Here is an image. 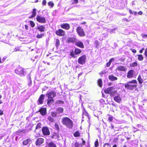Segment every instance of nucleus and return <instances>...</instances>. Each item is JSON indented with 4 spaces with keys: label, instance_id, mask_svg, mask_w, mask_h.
Returning a JSON list of instances; mask_svg holds the SVG:
<instances>
[{
    "label": "nucleus",
    "instance_id": "338daca9",
    "mask_svg": "<svg viewBox=\"0 0 147 147\" xmlns=\"http://www.w3.org/2000/svg\"><path fill=\"white\" fill-rule=\"evenodd\" d=\"M129 12L130 14H133V13L132 11L130 9L129 10Z\"/></svg>",
    "mask_w": 147,
    "mask_h": 147
},
{
    "label": "nucleus",
    "instance_id": "7c9ffc66",
    "mask_svg": "<svg viewBox=\"0 0 147 147\" xmlns=\"http://www.w3.org/2000/svg\"><path fill=\"white\" fill-rule=\"evenodd\" d=\"M74 136L75 137H79L80 136V134L78 131H76L73 134Z\"/></svg>",
    "mask_w": 147,
    "mask_h": 147
},
{
    "label": "nucleus",
    "instance_id": "680f3d73",
    "mask_svg": "<svg viewBox=\"0 0 147 147\" xmlns=\"http://www.w3.org/2000/svg\"><path fill=\"white\" fill-rule=\"evenodd\" d=\"M138 13L139 15H141L143 14V12L141 11H140Z\"/></svg>",
    "mask_w": 147,
    "mask_h": 147
},
{
    "label": "nucleus",
    "instance_id": "4be33fe9",
    "mask_svg": "<svg viewBox=\"0 0 147 147\" xmlns=\"http://www.w3.org/2000/svg\"><path fill=\"white\" fill-rule=\"evenodd\" d=\"M109 79L111 81H114L117 80V78L113 75H110L108 76Z\"/></svg>",
    "mask_w": 147,
    "mask_h": 147
},
{
    "label": "nucleus",
    "instance_id": "f03ea898",
    "mask_svg": "<svg viewBox=\"0 0 147 147\" xmlns=\"http://www.w3.org/2000/svg\"><path fill=\"white\" fill-rule=\"evenodd\" d=\"M137 82L136 80H133L128 82L124 85L125 87L127 89L132 90L137 87Z\"/></svg>",
    "mask_w": 147,
    "mask_h": 147
},
{
    "label": "nucleus",
    "instance_id": "7ed1b4c3",
    "mask_svg": "<svg viewBox=\"0 0 147 147\" xmlns=\"http://www.w3.org/2000/svg\"><path fill=\"white\" fill-rule=\"evenodd\" d=\"M15 72L16 74L21 76H24L26 74V72L24 68L20 66L16 69Z\"/></svg>",
    "mask_w": 147,
    "mask_h": 147
},
{
    "label": "nucleus",
    "instance_id": "ddd939ff",
    "mask_svg": "<svg viewBox=\"0 0 147 147\" xmlns=\"http://www.w3.org/2000/svg\"><path fill=\"white\" fill-rule=\"evenodd\" d=\"M44 142V139L41 138H38L35 142V144L36 146H39L42 144Z\"/></svg>",
    "mask_w": 147,
    "mask_h": 147
},
{
    "label": "nucleus",
    "instance_id": "f8f14e48",
    "mask_svg": "<svg viewBox=\"0 0 147 147\" xmlns=\"http://www.w3.org/2000/svg\"><path fill=\"white\" fill-rule=\"evenodd\" d=\"M135 71L133 69H131L128 71L127 74V77L128 78H131L134 77Z\"/></svg>",
    "mask_w": 147,
    "mask_h": 147
},
{
    "label": "nucleus",
    "instance_id": "a18cd8bd",
    "mask_svg": "<svg viewBox=\"0 0 147 147\" xmlns=\"http://www.w3.org/2000/svg\"><path fill=\"white\" fill-rule=\"evenodd\" d=\"M103 146L104 147L106 146V147H111V145L108 143H106L105 144L103 145Z\"/></svg>",
    "mask_w": 147,
    "mask_h": 147
},
{
    "label": "nucleus",
    "instance_id": "58836bf2",
    "mask_svg": "<svg viewBox=\"0 0 147 147\" xmlns=\"http://www.w3.org/2000/svg\"><path fill=\"white\" fill-rule=\"evenodd\" d=\"M44 33L40 34H38L36 36V38H41L44 36Z\"/></svg>",
    "mask_w": 147,
    "mask_h": 147
},
{
    "label": "nucleus",
    "instance_id": "393cba45",
    "mask_svg": "<svg viewBox=\"0 0 147 147\" xmlns=\"http://www.w3.org/2000/svg\"><path fill=\"white\" fill-rule=\"evenodd\" d=\"M137 80L140 84H142L143 82V80L140 74L138 75L137 78Z\"/></svg>",
    "mask_w": 147,
    "mask_h": 147
},
{
    "label": "nucleus",
    "instance_id": "2f4dec72",
    "mask_svg": "<svg viewBox=\"0 0 147 147\" xmlns=\"http://www.w3.org/2000/svg\"><path fill=\"white\" fill-rule=\"evenodd\" d=\"M54 126L55 129L58 132L60 130V128L59 124L57 123H55V124Z\"/></svg>",
    "mask_w": 147,
    "mask_h": 147
},
{
    "label": "nucleus",
    "instance_id": "a19ab883",
    "mask_svg": "<svg viewBox=\"0 0 147 147\" xmlns=\"http://www.w3.org/2000/svg\"><path fill=\"white\" fill-rule=\"evenodd\" d=\"M94 146L95 147H97L99 145L98 140L97 139L94 142Z\"/></svg>",
    "mask_w": 147,
    "mask_h": 147
},
{
    "label": "nucleus",
    "instance_id": "72a5a7b5",
    "mask_svg": "<svg viewBox=\"0 0 147 147\" xmlns=\"http://www.w3.org/2000/svg\"><path fill=\"white\" fill-rule=\"evenodd\" d=\"M74 146L75 147H82V145L79 143V142H76L74 144Z\"/></svg>",
    "mask_w": 147,
    "mask_h": 147
},
{
    "label": "nucleus",
    "instance_id": "c85d7f7f",
    "mask_svg": "<svg viewBox=\"0 0 147 147\" xmlns=\"http://www.w3.org/2000/svg\"><path fill=\"white\" fill-rule=\"evenodd\" d=\"M54 101L53 98L48 99L47 100V104L48 105H50Z\"/></svg>",
    "mask_w": 147,
    "mask_h": 147
},
{
    "label": "nucleus",
    "instance_id": "f704fd0d",
    "mask_svg": "<svg viewBox=\"0 0 147 147\" xmlns=\"http://www.w3.org/2000/svg\"><path fill=\"white\" fill-rule=\"evenodd\" d=\"M137 63L136 62H134L132 63H130V66L131 67L137 66Z\"/></svg>",
    "mask_w": 147,
    "mask_h": 147
},
{
    "label": "nucleus",
    "instance_id": "39448f33",
    "mask_svg": "<svg viewBox=\"0 0 147 147\" xmlns=\"http://www.w3.org/2000/svg\"><path fill=\"white\" fill-rule=\"evenodd\" d=\"M82 52L81 50L78 48H75L74 52L72 50H71L70 51L69 55L72 57L75 58L76 57L75 55H78L80 54Z\"/></svg>",
    "mask_w": 147,
    "mask_h": 147
},
{
    "label": "nucleus",
    "instance_id": "423d86ee",
    "mask_svg": "<svg viewBox=\"0 0 147 147\" xmlns=\"http://www.w3.org/2000/svg\"><path fill=\"white\" fill-rule=\"evenodd\" d=\"M76 32L79 36L83 37L85 36V33L81 26H78L76 28Z\"/></svg>",
    "mask_w": 147,
    "mask_h": 147
},
{
    "label": "nucleus",
    "instance_id": "3c124183",
    "mask_svg": "<svg viewBox=\"0 0 147 147\" xmlns=\"http://www.w3.org/2000/svg\"><path fill=\"white\" fill-rule=\"evenodd\" d=\"M58 102L59 104H63L64 103V102L63 101L61 100H59L58 101Z\"/></svg>",
    "mask_w": 147,
    "mask_h": 147
},
{
    "label": "nucleus",
    "instance_id": "473e14b6",
    "mask_svg": "<svg viewBox=\"0 0 147 147\" xmlns=\"http://www.w3.org/2000/svg\"><path fill=\"white\" fill-rule=\"evenodd\" d=\"M137 56H138V59L139 61H142L143 60L144 58L142 55H137Z\"/></svg>",
    "mask_w": 147,
    "mask_h": 147
},
{
    "label": "nucleus",
    "instance_id": "e2e57ef3",
    "mask_svg": "<svg viewBox=\"0 0 147 147\" xmlns=\"http://www.w3.org/2000/svg\"><path fill=\"white\" fill-rule=\"evenodd\" d=\"M125 60V59L120 58L119 59V60L121 62H124Z\"/></svg>",
    "mask_w": 147,
    "mask_h": 147
},
{
    "label": "nucleus",
    "instance_id": "8fccbe9b",
    "mask_svg": "<svg viewBox=\"0 0 147 147\" xmlns=\"http://www.w3.org/2000/svg\"><path fill=\"white\" fill-rule=\"evenodd\" d=\"M94 44L97 46L99 45V42L98 40H96L95 41Z\"/></svg>",
    "mask_w": 147,
    "mask_h": 147
},
{
    "label": "nucleus",
    "instance_id": "09e8293b",
    "mask_svg": "<svg viewBox=\"0 0 147 147\" xmlns=\"http://www.w3.org/2000/svg\"><path fill=\"white\" fill-rule=\"evenodd\" d=\"M141 36L142 38H147V34H141Z\"/></svg>",
    "mask_w": 147,
    "mask_h": 147
},
{
    "label": "nucleus",
    "instance_id": "de8ad7c7",
    "mask_svg": "<svg viewBox=\"0 0 147 147\" xmlns=\"http://www.w3.org/2000/svg\"><path fill=\"white\" fill-rule=\"evenodd\" d=\"M83 115H85L87 116H88V114L87 113V112L86 111H84L83 112Z\"/></svg>",
    "mask_w": 147,
    "mask_h": 147
},
{
    "label": "nucleus",
    "instance_id": "79ce46f5",
    "mask_svg": "<svg viewBox=\"0 0 147 147\" xmlns=\"http://www.w3.org/2000/svg\"><path fill=\"white\" fill-rule=\"evenodd\" d=\"M30 24L32 27L33 28L35 26V24L34 22L32 21H29Z\"/></svg>",
    "mask_w": 147,
    "mask_h": 147
},
{
    "label": "nucleus",
    "instance_id": "6e6552de",
    "mask_svg": "<svg viewBox=\"0 0 147 147\" xmlns=\"http://www.w3.org/2000/svg\"><path fill=\"white\" fill-rule=\"evenodd\" d=\"M55 34L59 36H63L65 35V32L63 29H59L56 31Z\"/></svg>",
    "mask_w": 147,
    "mask_h": 147
},
{
    "label": "nucleus",
    "instance_id": "f257e3e1",
    "mask_svg": "<svg viewBox=\"0 0 147 147\" xmlns=\"http://www.w3.org/2000/svg\"><path fill=\"white\" fill-rule=\"evenodd\" d=\"M62 122L63 125L69 129L72 128L74 126L73 121L69 117H65L63 118Z\"/></svg>",
    "mask_w": 147,
    "mask_h": 147
},
{
    "label": "nucleus",
    "instance_id": "4d7b16f0",
    "mask_svg": "<svg viewBox=\"0 0 147 147\" xmlns=\"http://www.w3.org/2000/svg\"><path fill=\"white\" fill-rule=\"evenodd\" d=\"M111 63L109 61L106 63V66L107 67H109Z\"/></svg>",
    "mask_w": 147,
    "mask_h": 147
},
{
    "label": "nucleus",
    "instance_id": "37998d69",
    "mask_svg": "<svg viewBox=\"0 0 147 147\" xmlns=\"http://www.w3.org/2000/svg\"><path fill=\"white\" fill-rule=\"evenodd\" d=\"M72 4H75L78 3V0H72Z\"/></svg>",
    "mask_w": 147,
    "mask_h": 147
},
{
    "label": "nucleus",
    "instance_id": "bf43d9fd",
    "mask_svg": "<svg viewBox=\"0 0 147 147\" xmlns=\"http://www.w3.org/2000/svg\"><path fill=\"white\" fill-rule=\"evenodd\" d=\"M114 58H111V59H110L109 61V62H110V63H111V62L112 61H114Z\"/></svg>",
    "mask_w": 147,
    "mask_h": 147
},
{
    "label": "nucleus",
    "instance_id": "c9c22d12",
    "mask_svg": "<svg viewBox=\"0 0 147 147\" xmlns=\"http://www.w3.org/2000/svg\"><path fill=\"white\" fill-rule=\"evenodd\" d=\"M42 124L40 123H38L36 125V129H39L41 128Z\"/></svg>",
    "mask_w": 147,
    "mask_h": 147
},
{
    "label": "nucleus",
    "instance_id": "6e6d98bb",
    "mask_svg": "<svg viewBox=\"0 0 147 147\" xmlns=\"http://www.w3.org/2000/svg\"><path fill=\"white\" fill-rule=\"evenodd\" d=\"M32 84V82L31 80L30 79L29 80V82L28 84V85L29 86H30Z\"/></svg>",
    "mask_w": 147,
    "mask_h": 147
},
{
    "label": "nucleus",
    "instance_id": "774afa93",
    "mask_svg": "<svg viewBox=\"0 0 147 147\" xmlns=\"http://www.w3.org/2000/svg\"><path fill=\"white\" fill-rule=\"evenodd\" d=\"M3 114V111L2 110H0V115H1Z\"/></svg>",
    "mask_w": 147,
    "mask_h": 147
},
{
    "label": "nucleus",
    "instance_id": "f3484780",
    "mask_svg": "<svg viewBox=\"0 0 147 147\" xmlns=\"http://www.w3.org/2000/svg\"><path fill=\"white\" fill-rule=\"evenodd\" d=\"M76 38L75 37H69L67 39L66 42L68 43H74L76 42Z\"/></svg>",
    "mask_w": 147,
    "mask_h": 147
},
{
    "label": "nucleus",
    "instance_id": "5fc2aeb1",
    "mask_svg": "<svg viewBox=\"0 0 147 147\" xmlns=\"http://www.w3.org/2000/svg\"><path fill=\"white\" fill-rule=\"evenodd\" d=\"M46 0H43L42 2V5H45L46 4Z\"/></svg>",
    "mask_w": 147,
    "mask_h": 147
},
{
    "label": "nucleus",
    "instance_id": "0eeeda50",
    "mask_svg": "<svg viewBox=\"0 0 147 147\" xmlns=\"http://www.w3.org/2000/svg\"><path fill=\"white\" fill-rule=\"evenodd\" d=\"M86 58V55H83L81 56L78 58V63L80 65H83L85 63Z\"/></svg>",
    "mask_w": 147,
    "mask_h": 147
},
{
    "label": "nucleus",
    "instance_id": "49530a36",
    "mask_svg": "<svg viewBox=\"0 0 147 147\" xmlns=\"http://www.w3.org/2000/svg\"><path fill=\"white\" fill-rule=\"evenodd\" d=\"M57 113L55 112H52L51 113V115L53 117H55L57 116Z\"/></svg>",
    "mask_w": 147,
    "mask_h": 147
},
{
    "label": "nucleus",
    "instance_id": "412c9836",
    "mask_svg": "<svg viewBox=\"0 0 147 147\" xmlns=\"http://www.w3.org/2000/svg\"><path fill=\"white\" fill-rule=\"evenodd\" d=\"M31 13H32V15L31 16L28 17L29 18H32L36 16V9L35 8L33 9L31 11Z\"/></svg>",
    "mask_w": 147,
    "mask_h": 147
},
{
    "label": "nucleus",
    "instance_id": "1a4fd4ad",
    "mask_svg": "<svg viewBox=\"0 0 147 147\" xmlns=\"http://www.w3.org/2000/svg\"><path fill=\"white\" fill-rule=\"evenodd\" d=\"M36 21L41 23H45L46 22L45 18L44 17L38 15L36 17Z\"/></svg>",
    "mask_w": 147,
    "mask_h": 147
},
{
    "label": "nucleus",
    "instance_id": "e433bc0d",
    "mask_svg": "<svg viewBox=\"0 0 147 147\" xmlns=\"http://www.w3.org/2000/svg\"><path fill=\"white\" fill-rule=\"evenodd\" d=\"M47 119L49 121L51 122H53L54 121V119L51 116H48Z\"/></svg>",
    "mask_w": 147,
    "mask_h": 147
},
{
    "label": "nucleus",
    "instance_id": "dca6fc26",
    "mask_svg": "<svg viewBox=\"0 0 147 147\" xmlns=\"http://www.w3.org/2000/svg\"><path fill=\"white\" fill-rule=\"evenodd\" d=\"M47 109L46 108L41 107L38 111L42 116L45 115L47 113Z\"/></svg>",
    "mask_w": 147,
    "mask_h": 147
},
{
    "label": "nucleus",
    "instance_id": "4468645a",
    "mask_svg": "<svg viewBox=\"0 0 147 147\" xmlns=\"http://www.w3.org/2000/svg\"><path fill=\"white\" fill-rule=\"evenodd\" d=\"M45 96L44 94H42L39 96L38 100V105L43 104Z\"/></svg>",
    "mask_w": 147,
    "mask_h": 147
},
{
    "label": "nucleus",
    "instance_id": "20e7f679",
    "mask_svg": "<svg viewBox=\"0 0 147 147\" xmlns=\"http://www.w3.org/2000/svg\"><path fill=\"white\" fill-rule=\"evenodd\" d=\"M114 88L113 87H109L104 90V92L106 94H109L111 96H114L116 94V91L114 90Z\"/></svg>",
    "mask_w": 147,
    "mask_h": 147
},
{
    "label": "nucleus",
    "instance_id": "69168bd1",
    "mask_svg": "<svg viewBox=\"0 0 147 147\" xmlns=\"http://www.w3.org/2000/svg\"><path fill=\"white\" fill-rule=\"evenodd\" d=\"M123 21H127V22H129L130 21V20H128V19H127L126 18H124L123 19Z\"/></svg>",
    "mask_w": 147,
    "mask_h": 147
},
{
    "label": "nucleus",
    "instance_id": "cd10ccee",
    "mask_svg": "<svg viewBox=\"0 0 147 147\" xmlns=\"http://www.w3.org/2000/svg\"><path fill=\"white\" fill-rule=\"evenodd\" d=\"M48 146L49 147H57L56 145L52 142H50L48 144Z\"/></svg>",
    "mask_w": 147,
    "mask_h": 147
},
{
    "label": "nucleus",
    "instance_id": "c03bdc74",
    "mask_svg": "<svg viewBox=\"0 0 147 147\" xmlns=\"http://www.w3.org/2000/svg\"><path fill=\"white\" fill-rule=\"evenodd\" d=\"M20 51V47H16L14 49V52H17L18 51Z\"/></svg>",
    "mask_w": 147,
    "mask_h": 147
},
{
    "label": "nucleus",
    "instance_id": "6ab92c4d",
    "mask_svg": "<svg viewBox=\"0 0 147 147\" xmlns=\"http://www.w3.org/2000/svg\"><path fill=\"white\" fill-rule=\"evenodd\" d=\"M116 69L120 71H125L127 69V68L123 66H120L117 67Z\"/></svg>",
    "mask_w": 147,
    "mask_h": 147
},
{
    "label": "nucleus",
    "instance_id": "052dcab7",
    "mask_svg": "<svg viewBox=\"0 0 147 147\" xmlns=\"http://www.w3.org/2000/svg\"><path fill=\"white\" fill-rule=\"evenodd\" d=\"M83 72H81L79 73L78 74V78L79 79L80 77V76H82V74H83Z\"/></svg>",
    "mask_w": 147,
    "mask_h": 147
},
{
    "label": "nucleus",
    "instance_id": "ea45409f",
    "mask_svg": "<svg viewBox=\"0 0 147 147\" xmlns=\"http://www.w3.org/2000/svg\"><path fill=\"white\" fill-rule=\"evenodd\" d=\"M48 5L49 6L52 8L54 5L52 1H49L48 3Z\"/></svg>",
    "mask_w": 147,
    "mask_h": 147
},
{
    "label": "nucleus",
    "instance_id": "9d476101",
    "mask_svg": "<svg viewBox=\"0 0 147 147\" xmlns=\"http://www.w3.org/2000/svg\"><path fill=\"white\" fill-rule=\"evenodd\" d=\"M48 99L53 98L56 96V93L54 91H51L46 94Z\"/></svg>",
    "mask_w": 147,
    "mask_h": 147
},
{
    "label": "nucleus",
    "instance_id": "a211bd4d",
    "mask_svg": "<svg viewBox=\"0 0 147 147\" xmlns=\"http://www.w3.org/2000/svg\"><path fill=\"white\" fill-rule=\"evenodd\" d=\"M75 45L83 49L84 48V46L83 43L80 41L76 42L75 43Z\"/></svg>",
    "mask_w": 147,
    "mask_h": 147
},
{
    "label": "nucleus",
    "instance_id": "0e129e2a",
    "mask_svg": "<svg viewBox=\"0 0 147 147\" xmlns=\"http://www.w3.org/2000/svg\"><path fill=\"white\" fill-rule=\"evenodd\" d=\"M144 49V48H143L142 49H140L139 51V53H142L143 52Z\"/></svg>",
    "mask_w": 147,
    "mask_h": 147
},
{
    "label": "nucleus",
    "instance_id": "bb28decb",
    "mask_svg": "<svg viewBox=\"0 0 147 147\" xmlns=\"http://www.w3.org/2000/svg\"><path fill=\"white\" fill-rule=\"evenodd\" d=\"M31 141V140L30 139H28L25 140L23 141L22 143L24 145H28L29 142Z\"/></svg>",
    "mask_w": 147,
    "mask_h": 147
},
{
    "label": "nucleus",
    "instance_id": "9b49d317",
    "mask_svg": "<svg viewBox=\"0 0 147 147\" xmlns=\"http://www.w3.org/2000/svg\"><path fill=\"white\" fill-rule=\"evenodd\" d=\"M42 130L44 136H48L50 134V131L47 127H43L42 128Z\"/></svg>",
    "mask_w": 147,
    "mask_h": 147
},
{
    "label": "nucleus",
    "instance_id": "c756f323",
    "mask_svg": "<svg viewBox=\"0 0 147 147\" xmlns=\"http://www.w3.org/2000/svg\"><path fill=\"white\" fill-rule=\"evenodd\" d=\"M97 84L98 86L101 87L102 85V80L100 79H99L97 80Z\"/></svg>",
    "mask_w": 147,
    "mask_h": 147
},
{
    "label": "nucleus",
    "instance_id": "4c0bfd02",
    "mask_svg": "<svg viewBox=\"0 0 147 147\" xmlns=\"http://www.w3.org/2000/svg\"><path fill=\"white\" fill-rule=\"evenodd\" d=\"M108 116H109V117L108 118V120L110 122L112 121L113 119V117L112 116H111L110 114H108Z\"/></svg>",
    "mask_w": 147,
    "mask_h": 147
},
{
    "label": "nucleus",
    "instance_id": "13d9d810",
    "mask_svg": "<svg viewBox=\"0 0 147 147\" xmlns=\"http://www.w3.org/2000/svg\"><path fill=\"white\" fill-rule=\"evenodd\" d=\"M81 140H82V144L83 145H85L86 144V142L85 141L83 140V138H82Z\"/></svg>",
    "mask_w": 147,
    "mask_h": 147
},
{
    "label": "nucleus",
    "instance_id": "603ef678",
    "mask_svg": "<svg viewBox=\"0 0 147 147\" xmlns=\"http://www.w3.org/2000/svg\"><path fill=\"white\" fill-rule=\"evenodd\" d=\"M144 55L146 57H147V48L145 50L144 52Z\"/></svg>",
    "mask_w": 147,
    "mask_h": 147
},
{
    "label": "nucleus",
    "instance_id": "aec40b11",
    "mask_svg": "<svg viewBox=\"0 0 147 147\" xmlns=\"http://www.w3.org/2000/svg\"><path fill=\"white\" fill-rule=\"evenodd\" d=\"M113 99L115 101L118 103H120L121 101V98L119 95L115 96Z\"/></svg>",
    "mask_w": 147,
    "mask_h": 147
},
{
    "label": "nucleus",
    "instance_id": "5701e85b",
    "mask_svg": "<svg viewBox=\"0 0 147 147\" xmlns=\"http://www.w3.org/2000/svg\"><path fill=\"white\" fill-rule=\"evenodd\" d=\"M64 109L63 108L61 107H59L57 108L56 109V112L57 114H60L62 113L63 112Z\"/></svg>",
    "mask_w": 147,
    "mask_h": 147
},
{
    "label": "nucleus",
    "instance_id": "864d4df0",
    "mask_svg": "<svg viewBox=\"0 0 147 147\" xmlns=\"http://www.w3.org/2000/svg\"><path fill=\"white\" fill-rule=\"evenodd\" d=\"M131 51L134 53H136V50L134 49H130Z\"/></svg>",
    "mask_w": 147,
    "mask_h": 147
},
{
    "label": "nucleus",
    "instance_id": "2eb2a0df",
    "mask_svg": "<svg viewBox=\"0 0 147 147\" xmlns=\"http://www.w3.org/2000/svg\"><path fill=\"white\" fill-rule=\"evenodd\" d=\"M61 28L66 30H68L70 28V27L69 24L67 23H63L61 25Z\"/></svg>",
    "mask_w": 147,
    "mask_h": 147
},
{
    "label": "nucleus",
    "instance_id": "a878e982",
    "mask_svg": "<svg viewBox=\"0 0 147 147\" xmlns=\"http://www.w3.org/2000/svg\"><path fill=\"white\" fill-rule=\"evenodd\" d=\"M60 44V42L58 38L56 39H55V45L57 48L59 47Z\"/></svg>",
    "mask_w": 147,
    "mask_h": 147
},
{
    "label": "nucleus",
    "instance_id": "b1692460",
    "mask_svg": "<svg viewBox=\"0 0 147 147\" xmlns=\"http://www.w3.org/2000/svg\"><path fill=\"white\" fill-rule=\"evenodd\" d=\"M45 27L44 26L41 25L38 26L36 29L40 32H43L45 30Z\"/></svg>",
    "mask_w": 147,
    "mask_h": 147
}]
</instances>
